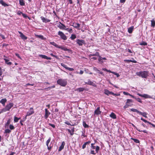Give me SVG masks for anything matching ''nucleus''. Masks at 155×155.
I'll return each mask as SVG.
<instances>
[{
  "mask_svg": "<svg viewBox=\"0 0 155 155\" xmlns=\"http://www.w3.org/2000/svg\"><path fill=\"white\" fill-rule=\"evenodd\" d=\"M137 75L143 78H146L148 76V72L146 71H140L136 73Z\"/></svg>",
  "mask_w": 155,
  "mask_h": 155,
  "instance_id": "f257e3e1",
  "label": "nucleus"
},
{
  "mask_svg": "<svg viewBox=\"0 0 155 155\" xmlns=\"http://www.w3.org/2000/svg\"><path fill=\"white\" fill-rule=\"evenodd\" d=\"M13 105L14 104L13 103H9L7 104L5 107L1 110L0 111V114L9 110L10 109L13 107Z\"/></svg>",
  "mask_w": 155,
  "mask_h": 155,
  "instance_id": "f03ea898",
  "label": "nucleus"
},
{
  "mask_svg": "<svg viewBox=\"0 0 155 155\" xmlns=\"http://www.w3.org/2000/svg\"><path fill=\"white\" fill-rule=\"evenodd\" d=\"M57 82L58 84L63 87L65 86L67 84V81L66 79H58Z\"/></svg>",
  "mask_w": 155,
  "mask_h": 155,
  "instance_id": "7ed1b4c3",
  "label": "nucleus"
},
{
  "mask_svg": "<svg viewBox=\"0 0 155 155\" xmlns=\"http://www.w3.org/2000/svg\"><path fill=\"white\" fill-rule=\"evenodd\" d=\"M58 34L60 36V37L61 39L64 40H67V37L62 32L59 31L58 33Z\"/></svg>",
  "mask_w": 155,
  "mask_h": 155,
  "instance_id": "20e7f679",
  "label": "nucleus"
},
{
  "mask_svg": "<svg viewBox=\"0 0 155 155\" xmlns=\"http://www.w3.org/2000/svg\"><path fill=\"white\" fill-rule=\"evenodd\" d=\"M77 43L80 46L83 45L85 44L84 40L82 39H78L76 41Z\"/></svg>",
  "mask_w": 155,
  "mask_h": 155,
  "instance_id": "39448f33",
  "label": "nucleus"
},
{
  "mask_svg": "<svg viewBox=\"0 0 155 155\" xmlns=\"http://www.w3.org/2000/svg\"><path fill=\"white\" fill-rule=\"evenodd\" d=\"M137 95H138L139 96L143 97L145 98H151L152 97L151 96L146 94H141L139 93L137 94Z\"/></svg>",
  "mask_w": 155,
  "mask_h": 155,
  "instance_id": "423d86ee",
  "label": "nucleus"
},
{
  "mask_svg": "<svg viewBox=\"0 0 155 155\" xmlns=\"http://www.w3.org/2000/svg\"><path fill=\"white\" fill-rule=\"evenodd\" d=\"M101 113V111L100 110V108L99 107H98L95 110L94 115V116H95L96 115H98L100 114Z\"/></svg>",
  "mask_w": 155,
  "mask_h": 155,
  "instance_id": "0eeeda50",
  "label": "nucleus"
},
{
  "mask_svg": "<svg viewBox=\"0 0 155 155\" xmlns=\"http://www.w3.org/2000/svg\"><path fill=\"white\" fill-rule=\"evenodd\" d=\"M34 112L33 108H31L29 111L27 112L26 117L27 116L31 115L33 114Z\"/></svg>",
  "mask_w": 155,
  "mask_h": 155,
  "instance_id": "6e6552de",
  "label": "nucleus"
},
{
  "mask_svg": "<svg viewBox=\"0 0 155 155\" xmlns=\"http://www.w3.org/2000/svg\"><path fill=\"white\" fill-rule=\"evenodd\" d=\"M18 32L20 34V36L22 39L25 40L27 39V37L25 36L21 32L18 31Z\"/></svg>",
  "mask_w": 155,
  "mask_h": 155,
  "instance_id": "1a4fd4ad",
  "label": "nucleus"
},
{
  "mask_svg": "<svg viewBox=\"0 0 155 155\" xmlns=\"http://www.w3.org/2000/svg\"><path fill=\"white\" fill-rule=\"evenodd\" d=\"M45 118L46 119L49 116L50 114V113L48 110L47 108L45 109Z\"/></svg>",
  "mask_w": 155,
  "mask_h": 155,
  "instance_id": "9d476101",
  "label": "nucleus"
},
{
  "mask_svg": "<svg viewBox=\"0 0 155 155\" xmlns=\"http://www.w3.org/2000/svg\"><path fill=\"white\" fill-rule=\"evenodd\" d=\"M51 140V138L50 137H49L48 140L47 141L46 143V144L47 146L48 147V149L49 150H50L51 149V146L50 145L49 146L48 144L50 142Z\"/></svg>",
  "mask_w": 155,
  "mask_h": 155,
  "instance_id": "9b49d317",
  "label": "nucleus"
},
{
  "mask_svg": "<svg viewBox=\"0 0 155 155\" xmlns=\"http://www.w3.org/2000/svg\"><path fill=\"white\" fill-rule=\"evenodd\" d=\"M40 18L43 22L47 23L50 21V20L47 19L43 16H41Z\"/></svg>",
  "mask_w": 155,
  "mask_h": 155,
  "instance_id": "f8f14e48",
  "label": "nucleus"
},
{
  "mask_svg": "<svg viewBox=\"0 0 155 155\" xmlns=\"http://www.w3.org/2000/svg\"><path fill=\"white\" fill-rule=\"evenodd\" d=\"M60 24L58 26V27L60 29H64L65 30L66 27L63 24L61 23V22H59Z\"/></svg>",
  "mask_w": 155,
  "mask_h": 155,
  "instance_id": "ddd939ff",
  "label": "nucleus"
},
{
  "mask_svg": "<svg viewBox=\"0 0 155 155\" xmlns=\"http://www.w3.org/2000/svg\"><path fill=\"white\" fill-rule=\"evenodd\" d=\"M39 57H41V58L45 59H46L47 60H51V58L50 57H48L47 56L42 54H39Z\"/></svg>",
  "mask_w": 155,
  "mask_h": 155,
  "instance_id": "4468645a",
  "label": "nucleus"
},
{
  "mask_svg": "<svg viewBox=\"0 0 155 155\" xmlns=\"http://www.w3.org/2000/svg\"><path fill=\"white\" fill-rule=\"evenodd\" d=\"M104 93L107 95L110 94H111L112 92L109 91L108 90L105 89L104 90Z\"/></svg>",
  "mask_w": 155,
  "mask_h": 155,
  "instance_id": "2eb2a0df",
  "label": "nucleus"
},
{
  "mask_svg": "<svg viewBox=\"0 0 155 155\" xmlns=\"http://www.w3.org/2000/svg\"><path fill=\"white\" fill-rule=\"evenodd\" d=\"M7 101V100L5 98H3L1 99L0 101V103H1L3 106H4L5 104V103Z\"/></svg>",
  "mask_w": 155,
  "mask_h": 155,
  "instance_id": "dca6fc26",
  "label": "nucleus"
},
{
  "mask_svg": "<svg viewBox=\"0 0 155 155\" xmlns=\"http://www.w3.org/2000/svg\"><path fill=\"white\" fill-rule=\"evenodd\" d=\"M58 48H61L65 51H68L69 50V49H68L65 47L64 46H59Z\"/></svg>",
  "mask_w": 155,
  "mask_h": 155,
  "instance_id": "f3484780",
  "label": "nucleus"
},
{
  "mask_svg": "<svg viewBox=\"0 0 155 155\" xmlns=\"http://www.w3.org/2000/svg\"><path fill=\"white\" fill-rule=\"evenodd\" d=\"M72 25L76 28H79L80 27V24L78 23H73V25Z\"/></svg>",
  "mask_w": 155,
  "mask_h": 155,
  "instance_id": "a211bd4d",
  "label": "nucleus"
},
{
  "mask_svg": "<svg viewBox=\"0 0 155 155\" xmlns=\"http://www.w3.org/2000/svg\"><path fill=\"white\" fill-rule=\"evenodd\" d=\"M110 116L113 119H115L117 117L116 115L113 112H112L110 115Z\"/></svg>",
  "mask_w": 155,
  "mask_h": 155,
  "instance_id": "6ab92c4d",
  "label": "nucleus"
},
{
  "mask_svg": "<svg viewBox=\"0 0 155 155\" xmlns=\"http://www.w3.org/2000/svg\"><path fill=\"white\" fill-rule=\"evenodd\" d=\"M151 21V26L153 28L155 26V21L154 18H153Z\"/></svg>",
  "mask_w": 155,
  "mask_h": 155,
  "instance_id": "aec40b11",
  "label": "nucleus"
},
{
  "mask_svg": "<svg viewBox=\"0 0 155 155\" xmlns=\"http://www.w3.org/2000/svg\"><path fill=\"white\" fill-rule=\"evenodd\" d=\"M139 114L146 118H147V113L146 112H142L140 111Z\"/></svg>",
  "mask_w": 155,
  "mask_h": 155,
  "instance_id": "412c9836",
  "label": "nucleus"
},
{
  "mask_svg": "<svg viewBox=\"0 0 155 155\" xmlns=\"http://www.w3.org/2000/svg\"><path fill=\"white\" fill-rule=\"evenodd\" d=\"M71 130H72L70 129H68V131L70 134L71 135H72L74 134V128H73Z\"/></svg>",
  "mask_w": 155,
  "mask_h": 155,
  "instance_id": "4be33fe9",
  "label": "nucleus"
},
{
  "mask_svg": "<svg viewBox=\"0 0 155 155\" xmlns=\"http://www.w3.org/2000/svg\"><path fill=\"white\" fill-rule=\"evenodd\" d=\"M134 29V27L132 26L130 28H129L128 29V31L130 33H131L133 30Z\"/></svg>",
  "mask_w": 155,
  "mask_h": 155,
  "instance_id": "5701e85b",
  "label": "nucleus"
},
{
  "mask_svg": "<svg viewBox=\"0 0 155 155\" xmlns=\"http://www.w3.org/2000/svg\"><path fill=\"white\" fill-rule=\"evenodd\" d=\"M0 3L4 6H8V5L6 4L2 0H0Z\"/></svg>",
  "mask_w": 155,
  "mask_h": 155,
  "instance_id": "b1692460",
  "label": "nucleus"
},
{
  "mask_svg": "<svg viewBox=\"0 0 155 155\" xmlns=\"http://www.w3.org/2000/svg\"><path fill=\"white\" fill-rule=\"evenodd\" d=\"M50 44L54 46L55 47L58 48L59 46L57 45L56 43H55L54 42H50Z\"/></svg>",
  "mask_w": 155,
  "mask_h": 155,
  "instance_id": "393cba45",
  "label": "nucleus"
},
{
  "mask_svg": "<svg viewBox=\"0 0 155 155\" xmlns=\"http://www.w3.org/2000/svg\"><path fill=\"white\" fill-rule=\"evenodd\" d=\"M19 4L21 6H24L25 5V3L24 0H19Z\"/></svg>",
  "mask_w": 155,
  "mask_h": 155,
  "instance_id": "a878e982",
  "label": "nucleus"
},
{
  "mask_svg": "<svg viewBox=\"0 0 155 155\" xmlns=\"http://www.w3.org/2000/svg\"><path fill=\"white\" fill-rule=\"evenodd\" d=\"M125 61H126L127 62H132L133 63H136L137 62V61L135 60H124Z\"/></svg>",
  "mask_w": 155,
  "mask_h": 155,
  "instance_id": "bb28decb",
  "label": "nucleus"
},
{
  "mask_svg": "<svg viewBox=\"0 0 155 155\" xmlns=\"http://www.w3.org/2000/svg\"><path fill=\"white\" fill-rule=\"evenodd\" d=\"M131 111H133L134 112H137V113L139 114L140 111L138 110L137 109H134V108H132L130 109Z\"/></svg>",
  "mask_w": 155,
  "mask_h": 155,
  "instance_id": "cd10ccee",
  "label": "nucleus"
},
{
  "mask_svg": "<svg viewBox=\"0 0 155 155\" xmlns=\"http://www.w3.org/2000/svg\"><path fill=\"white\" fill-rule=\"evenodd\" d=\"M85 88L83 87H80L77 89L76 90L79 91V92H81L84 90Z\"/></svg>",
  "mask_w": 155,
  "mask_h": 155,
  "instance_id": "c85d7f7f",
  "label": "nucleus"
},
{
  "mask_svg": "<svg viewBox=\"0 0 155 155\" xmlns=\"http://www.w3.org/2000/svg\"><path fill=\"white\" fill-rule=\"evenodd\" d=\"M4 60L5 61V63H6L7 64L9 65L11 64V62H8L9 60H8V59L5 58H4Z\"/></svg>",
  "mask_w": 155,
  "mask_h": 155,
  "instance_id": "c756f323",
  "label": "nucleus"
},
{
  "mask_svg": "<svg viewBox=\"0 0 155 155\" xmlns=\"http://www.w3.org/2000/svg\"><path fill=\"white\" fill-rule=\"evenodd\" d=\"M65 30L68 31L70 33H71L73 32V30L71 28H66Z\"/></svg>",
  "mask_w": 155,
  "mask_h": 155,
  "instance_id": "7c9ffc66",
  "label": "nucleus"
},
{
  "mask_svg": "<svg viewBox=\"0 0 155 155\" xmlns=\"http://www.w3.org/2000/svg\"><path fill=\"white\" fill-rule=\"evenodd\" d=\"M76 38V36L75 35L72 34L70 37V38L72 40H74Z\"/></svg>",
  "mask_w": 155,
  "mask_h": 155,
  "instance_id": "2f4dec72",
  "label": "nucleus"
},
{
  "mask_svg": "<svg viewBox=\"0 0 155 155\" xmlns=\"http://www.w3.org/2000/svg\"><path fill=\"white\" fill-rule=\"evenodd\" d=\"M21 119L20 117L18 118L16 117H15L14 119V121L15 122H17L18 121V120Z\"/></svg>",
  "mask_w": 155,
  "mask_h": 155,
  "instance_id": "473e14b6",
  "label": "nucleus"
},
{
  "mask_svg": "<svg viewBox=\"0 0 155 155\" xmlns=\"http://www.w3.org/2000/svg\"><path fill=\"white\" fill-rule=\"evenodd\" d=\"M132 105V104H126L125 105L124 107V109H126L129 106H131Z\"/></svg>",
  "mask_w": 155,
  "mask_h": 155,
  "instance_id": "72a5a7b5",
  "label": "nucleus"
},
{
  "mask_svg": "<svg viewBox=\"0 0 155 155\" xmlns=\"http://www.w3.org/2000/svg\"><path fill=\"white\" fill-rule=\"evenodd\" d=\"M133 102V101L131 99H128L127 100V101L126 104H131L130 103Z\"/></svg>",
  "mask_w": 155,
  "mask_h": 155,
  "instance_id": "f704fd0d",
  "label": "nucleus"
},
{
  "mask_svg": "<svg viewBox=\"0 0 155 155\" xmlns=\"http://www.w3.org/2000/svg\"><path fill=\"white\" fill-rule=\"evenodd\" d=\"M96 55L97 56L99 57L100 56V55H99V53L98 52H96V53H95L94 54H90V55H89V56H96Z\"/></svg>",
  "mask_w": 155,
  "mask_h": 155,
  "instance_id": "c9c22d12",
  "label": "nucleus"
},
{
  "mask_svg": "<svg viewBox=\"0 0 155 155\" xmlns=\"http://www.w3.org/2000/svg\"><path fill=\"white\" fill-rule=\"evenodd\" d=\"M131 139L132 140H134V141L135 142L137 143H139L140 142L139 140H137V139H134V138H131Z\"/></svg>",
  "mask_w": 155,
  "mask_h": 155,
  "instance_id": "e433bc0d",
  "label": "nucleus"
},
{
  "mask_svg": "<svg viewBox=\"0 0 155 155\" xmlns=\"http://www.w3.org/2000/svg\"><path fill=\"white\" fill-rule=\"evenodd\" d=\"M86 84H89L94 86V85L93 84H94L93 82H92L90 80H89L87 82H86Z\"/></svg>",
  "mask_w": 155,
  "mask_h": 155,
  "instance_id": "4c0bfd02",
  "label": "nucleus"
},
{
  "mask_svg": "<svg viewBox=\"0 0 155 155\" xmlns=\"http://www.w3.org/2000/svg\"><path fill=\"white\" fill-rule=\"evenodd\" d=\"M140 119L142 120V121H144L145 123H148L149 124H151V123L147 121V120L144 119H143V118H141Z\"/></svg>",
  "mask_w": 155,
  "mask_h": 155,
  "instance_id": "58836bf2",
  "label": "nucleus"
},
{
  "mask_svg": "<svg viewBox=\"0 0 155 155\" xmlns=\"http://www.w3.org/2000/svg\"><path fill=\"white\" fill-rule=\"evenodd\" d=\"M102 60H106L107 59L106 58H102L100 56L98 58V60L101 61Z\"/></svg>",
  "mask_w": 155,
  "mask_h": 155,
  "instance_id": "ea45409f",
  "label": "nucleus"
},
{
  "mask_svg": "<svg viewBox=\"0 0 155 155\" xmlns=\"http://www.w3.org/2000/svg\"><path fill=\"white\" fill-rule=\"evenodd\" d=\"M134 127H135L136 129L139 132H141L142 131V130H140V129H138L133 124H131Z\"/></svg>",
  "mask_w": 155,
  "mask_h": 155,
  "instance_id": "a19ab883",
  "label": "nucleus"
},
{
  "mask_svg": "<svg viewBox=\"0 0 155 155\" xmlns=\"http://www.w3.org/2000/svg\"><path fill=\"white\" fill-rule=\"evenodd\" d=\"M96 153H98L99 151V150L100 149V147L99 146H97L96 147Z\"/></svg>",
  "mask_w": 155,
  "mask_h": 155,
  "instance_id": "79ce46f5",
  "label": "nucleus"
},
{
  "mask_svg": "<svg viewBox=\"0 0 155 155\" xmlns=\"http://www.w3.org/2000/svg\"><path fill=\"white\" fill-rule=\"evenodd\" d=\"M64 148V146L61 145L59 148V149H58V151H60L61 150Z\"/></svg>",
  "mask_w": 155,
  "mask_h": 155,
  "instance_id": "37998d69",
  "label": "nucleus"
},
{
  "mask_svg": "<svg viewBox=\"0 0 155 155\" xmlns=\"http://www.w3.org/2000/svg\"><path fill=\"white\" fill-rule=\"evenodd\" d=\"M112 73H113L114 74V75H116L117 76V77H119L120 76L119 74L118 73H116L115 72H114L113 71L112 72Z\"/></svg>",
  "mask_w": 155,
  "mask_h": 155,
  "instance_id": "c03bdc74",
  "label": "nucleus"
},
{
  "mask_svg": "<svg viewBox=\"0 0 155 155\" xmlns=\"http://www.w3.org/2000/svg\"><path fill=\"white\" fill-rule=\"evenodd\" d=\"M135 99L139 102L141 103L142 102L140 99L139 98H135Z\"/></svg>",
  "mask_w": 155,
  "mask_h": 155,
  "instance_id": "a18cd8bd",
  "label": "nucleus"
},
{
  "mask_svg": "<svg viewBox=\"0 0 155 155\" xmlns=\"http://www.w3.org/2000/svg\"><path fill=\"white\" fill-rule=\"evenodd\" d=\"M67 69L70 71H72L74 70V69L73 68H70L68 67H67Z\"/></svg>",
  "mask_w": 155,
  "mask_h": 155,
  "instance_id": "49530a36",
  "label": "nucleus"
},
{
  "mask_svg": "<svg viewBox=\"0 0 155 155\" xmlns=\"http://www.w3.org/2000/svg\"><path fill=\"white\" fill-rule=\"evenodd\" d=\"M9 128L11 130H13L15 128L13 125L10 124L9 125Z\"/></svg>",
  "mask_w": 155,
  "mask_h": 155,
  "instance_id": "de8ad7c7",
  "label": "nucleus"
},
{
  "mask_svg": "<svg viewBox=\"0 0 155 155\" xmlns=\"http://www.w3.org/2000/svg\"><path fill=\"white\" fill-rule=\"evenodd\" d=\"M11 130L9 129H6L5 130V132L6 133H10L11 132Z\"/></svg>",
  "mask_w": 155,
  "mask_h": 155,
  "instance_id": "09e8293b",
  "label": "nucleus"
},
{
  "mask_svg": "<svg viewBox=\"0 0 155 155\" xmlns=\"http://www.w3.org/2000/svg\"><path fill=\"white\" fill-rule=\"evenodd\" d=\"M61 65L65 69H67V65H65L63 63H61Z\"/></svg>",
  "mask_w": 155,
  "mask_h": 155,
  "instance_id": "8fccbe9b",
  "label": "nucleus"
},
{
  "mask_svg": "<svg viewBox=\"0 0 155 155\" xmlns=\"http://www.w3.org/2000/svg\"><path fill=\"white\" fill-rule=\"evenodd\" d=\"M50 54L52 56V57H54V58H57V59L58 58V57L57 56L54 55L52 53Z\"/></svg>",
  "mask_w": 155,
  "mask_h": 155,
  "instance_id": "3c124183",
  "label": "nucleus"
},
{
  "mask_svg": "<svg viewBox=\"0 0 155 155\" xmlns=\"http://www.w3.org/2000/svg\"><path fill=\"white\" fill-rule=\"evenodd\" d=\"M90 153L94 155H95L96 154V153H95L94 151L93 150H91V151Z\"/></svg>",
  "mask_w": 155,
  "mask_h": 155,
  "instance_id": "603ef678",
  "label": "nucleus"
},
{
  "mask_svg": "<svg viewBox=\"0 0 155 155\" xmlns=\"http://www.w3.org/2000/svg\"><path fill=\"white\" fill-rule=\"evenodd\" d=\"M48 124L51 126L53 128H54L55 127V126L54 124H52L51 123H49Z\"/></svg>",
  "mask_w": 155,
  "mask_h": 155,
  "instance_id": "864d4df0",
  "label": "nucleus"
},
{
  "mask_svg": "<svg viewBox=\"0 0 155 155\" xmlns=\"http://www.w3.org/2000/svg\"><path fill=\"white\" fill-rule=\"evenodd\" d=\"M10 123V119H9L8 120L6 124V125H8Z\"/></svg>",
  "mask_w": 155,
  "mask_h": 155,
  "instance_id": "5fc2aeb1",
  "label": "nucleus"
},
{
  "mask_svg": "<svg viewBox=\"0 0 155 155\" xmlns=\"http://www.w3.org/2000/svg\"><path fill=\"white\" fill-rule=\"evenodd\" d=\"M86 144L85 143H84V144L82 145V148L83 149H84L86 147Z\"/></svg>",
  "mask_w": 155,
  "mask_h": 155,
  "instance_id": "6e6d98bb",
  "label": "nucleus"
},
{
  "mask_svg": "<svg viewBox=\"0 0 155 155\" xmlns=\"http://www.w3.org/2000/svg\"><path fill=\"white\" fill-rule=\"evenodd\" d=\"M54 87H55V85H53L52 86L50 87H48V88H47L46 89H48V88L51 89L54 88Z\"/></svg>",
  "mask_w": 155,
  "mask_h": 155,
  "instance_id": "4d7b16f0",
  "label": "nucleus"
},
{
  "mask_svg": "<svg viewBox=\"0 0 155 155\" xmlns=\"http://www.w3.org/2000/svg\"><path fill=\"white\" fill-rule=\"evenodd\" d=\"M123 94L125 95H130V94L128 93L127 92H125V91H124L123 92Z\"/></svg>",
  "mask_w": 155,
  "mask_h": 155,
  "instance_id": "13d9d810",
  "label": "nucleus"
},
{
  "mask_svg": "<svg viewBox=\"0 0 155 155\" xmlns=\"http://www.w3.org/2000/svg\"><path fill=\"white\" fill-rule=\"evenodd\" d=\"M83 126L85 127H88V125L87 124L85 123L84 122L83 123Z\"/></svg>",
  "mask_w": 155,
  "mask_h": 155,
  "instance_id": "bf43d9fd",
  "label": "nucleus"
},
{
  "mask_svg": "<svg viewBox=\"0 0 155 155\" xmlns=\"http://www.w3.org/2000/svg\"><path fill=\"white\" fill-rule=\"evenodd\" d=\"M0 36L2 38V39H5V36L2 34H0Z\"/></svg>",
  "mask_w": 155,
  "mask_h": 155,
  "instance_id": "052dcab7",
  "label": "nucleus"
},
{
  "mask_svg": "<svg viewBox=\"0 0 155 155\" xmlns=\"http://www.w3.org/2000/svg\"><path fill=\"white\" fill-rule=\"evenodd\" d=\"M140 45H147V43L146 42H143L142 43H141L140 44Z\"/></svg>",
  "mask_w": 155,
  "mask_h": 155,
  "instance_id": "680f3d73",
  "label": "nucleus"
},
{
  "mask_svg": "<svg viewBox=\"0 0 155 155\" xmlns=\"http://www.w3.org/2000/svg\"><path fill=\"white\" fill-rule=\"evenodd\" d=\"M22 13L20 11H18L17 13V14L18 15H20L21 14H22Z\"/></svg>",
  "mask_w": 155,
  "mask_h": 155,
  "instance_id": "e2e57ef3",
  "label": "nucleus"
},
{
  "mask_svg": "<svg viewBox=\"0 0 155 155\" xmlns=\"http://www.w3.org/2000/svg\"><path fill=\"white\" fill-rule=\"evenodd\" d=\"M28 85H31V86H33V85H34V84H29V83H28V84H26L25 85V87H27V86Z\"/></svg>",
  "mask_w": 155,
  "mask_h": 155,
  "instance_id": "0e129e2a",
  "label": "nucleus"
},
{
  "mask_svg": "<svg viewBox=\"0 0 155 155\" xmlns=\"http://www.w3.org/2000/svg\"><path fill=\"white\" fill-rule=\"evenodd\" d=\"M22 16H23V17L24 18H26L27 17V15L25 14H24V13H22Z\"/></svg>",
  "mask_w": 155,
  "mask_h": 155,
  "instance_id": "69168bd1",
  "label": "nucleus"
},
{
  "mask_svg": "<svg viewBox=\"0 0 155 155\" xmlns=\"http://www.w3.org/2000/svg\"><path fill=\"white\" fill-rule=\"evenodd\" d=\"M2 69L0 67V76L2 74Z\"/></svg>",
  "mask_w": 155,
  "mask_h": 155,
  "instance_id": "338daca9",
  "label": "nucleus"
},
{
  "mask_svg": "<svg viewBox=\"0 0 155 155\" xmlns=\"http://www.w3.org/2000/svg\"><path fill=\"white\" fill-rule=\"evenodd\" d=\"M84 72L82 70H81L80 71V72L79 73V74H83Z\"/></svg>",
  "mask_w": 155,
  "mask_h": 155,
  "instance_id": "774afa93",
  "label": "nucleus"
}]
</instances>
